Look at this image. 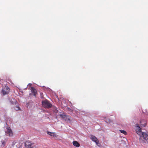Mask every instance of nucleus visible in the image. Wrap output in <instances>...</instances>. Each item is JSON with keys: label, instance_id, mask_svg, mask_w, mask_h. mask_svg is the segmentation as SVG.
Wrapping results in <instances>:
<instances>
[{"label": "nucleus", "instance_id": "ddd939ff", "mask_svg": "<svg viewBox=\"0 0 148 148\" xmlns=\"http://www.w3.org/2000/svg\"><path fill=\"white\" fill-rule=\"evenodd\" d=\"M120 131L121 132V133H123L125 135L127 134V132L125 130H120Z\"/></svg>", "mask_w": 148, "mask_h": 148}, {"label": "nucleus", "instance_id": "39448f33", "mask_svg": "<svg viewBox=\"0 0 148 148\" xmlns=\"http://www.w3.org/2000/svg\"><path fill=\"white\" fill-rule=\"evenodd\" d=\"M7 132L6 134L8 135L9 136H13V133L10 127H7L6 128Z\"/></svg>", "mask_w": 148, "mask_h": 148}, {"label": "nucleus", "instance_id": "dca6fc26", "mask_svg": "<svg viewBox=\"0 0 148 148\" xmlns=\"http://www.w3.org/2000/svg\"><path fill=\"white\" fill-rule=\"evenodd\" d=\"M70 117L69 116H67V117L66 118V120L70 121Z\"/></svg>", "mask_w": 148, "mask_h": 148}, {"label": "nucleus", "instance_id": "9d476101", "mask_svg": "<svg viewBox=\"0 0 148 148\" xmlns=\"http://www.w3.org/2000/svg\"><path fill=\"white\" fill-rule=\"evenodd\" d=\"M31 90L32 93H33L34 95L36 96L37 94L36 90L34 88L32 87L31 88Z\"/></svg>", "mask_w": 148, "mask_h": 148}, {"label": "nucleus", "instance_id": "423d86ee", "mask_svg": "<svg viewBox=\"0 0 148 148\" xmlns=\"http://www.w3.org/2000/svg\"><path fill=\"white\" fill-rule=\"evenodd\" d=\"M140 125L141 126L145 127L146 125V121L144 119H142L140 121Z\"/></svg>", "mask_w": 148, "mask_h": 148}, {"label": "nucleus", "instance_id": "f257e3e1", "mask_svg": "<svg viewBox=\"0 0 148 148\" xmlns=\"http://www.w3.org/2000/svg\"><path fill=\"white\" fill-rule=\"evenodd\" d=\"M145 140H148V134L145 132H142V134L140 135L139 139L140 142L141 143H145V141L142 139V138Z\"/></svg>", "mask_w": 148, "mask_h": 148}, {"label": "nucleus", "instance_id": "a211bd4d", "mask_svg": "<svg viewBox=\"0 0 148 148\" xmlns=\"http://www.w3.org/2000/svg\"><path fill=\"white\" fill-rule=\"evenodd\" d=\"M136 126L137 127H138V128H139V127H140L139 126V125L138 124H136Z\"/></svg>", "mask_w": 148, "mask_h": 148}, {"label": "nucleus", "instance_id": "6ab92c4d", "mask_svg": "<svg viewBox=\"0 0 148 148\" xmlns=\"http://www.w3.org/2000/svg\"><path fill=\"white\" fill-rule=\"evenodd\" d=\"M5 142H3L2 143V144L3 145H4V144H5Z\"/></svg>", "mask_w": 148, "mask_h": 148}, {"label": "nucleus", "instance_id": "0eeeda50", "mask_svg": "<svg viewBox=\"0 0 148 148\" xmlns=\"http://www.w3.org/2000/svg\"><path fill=\"white\" fill-rule=\"evenodd\" d=\"M73 144L74 146L77 147H79L80 146L79 143L76 141H73Z\"/></svg>", "mask_w": 148, "mask_h": 148}, {"label": "nucleus", "instance_id": "4468645a", "mask_svg": "<svg viewBox=\"0 0 148 148\" xmlns=\"http://www.w3.org/2000/svg\"><path fill=\"white\" fill-rule=\"evenodd\" d=\"M105 121L107 122V123H110V122L111 120L108 118H106L105 119Z\"/></svg>", "mask_w": 148, "mask_h": 148}, {"label": "nucleus", "instance_id": "6e6552de", "mask_svg": "<svg viewBox=\"0 0 148 148\" xmlns=\"http://www.w3.org/2000/svg\"><path fill=\"white\" fill-rule=\"evenodd\" d=\"M47 134L49 135L52 136H54L56 137H57V135L55 133L51 132H50L48 131L47 132Z\"/></svg>", "mask_w": 148, "mask_h": 148}, {"label": "nucleus", "instance_id": "20e7f679", "mask_svg": "<svg viewBox=\"0 0 148 148\" xmlns=\"http://www.w3.org/2000/svg\"><path fill=\"white\" fill-rule=\"evenodd\" d=\"M10 91V88L8 86H5L3 88L2 90V92L3 95H5L8 94Z\"/></svg>", "mask_w": 148, "mask_h": 148}, {"label": "nucleus", "instance_id": "f3484780", "mask_svg": "<svg viewBox=\"0 0 148 148\" xmlns=\"http://www.w3.org/2000/svg\"><path fill=\"white\" fill-rule=\"evenodd\" d=\"M20 109V108L18 107H16L15 108V110H18Z\"/></svg>", "mask_w": 148, "mask_h": 148}, {"label": "nucleus", "instance_id": "9b49d317", "mask_svg": "<svg viewBox=\"0 0 148 148\" xmlns=\"http://www.w3.org/2000/svg\"><path fill=\"white\" fill-rule=\"evenodd\" d=\"M90 138L92 141L95 142L98 140L97 138L96 137L92 135L90 136Z\"/></svg>", "mask_w": 148, "mask_h": 148}, {"label": "nucleus", "instance_id": "1a4fd4ad", "mask_svg": "<svg viewBox=\"0 0 148 148\" xmlns=\"http://www.w3.org/2000/svg\"><path fill=\"white\" fill-rule=\"evenodd\" d=\"M136 131L137 133L140 136L142 134V132H141V129L140 127H139V128H137L136 130Z\"/></svg>", "mask_w": 148, "mask_h": 148}, {"label": "nucleus", "instance_id": "2eb2a0df", "mask_svg": "<svg viewBox=\"0 0 148 148\" xmlns=\"http://www.w3.org/2000/svg\"><path fill=\"white\" fill-rule=\"evenodd\" d=\"M95 143H96V145L100 147L101 146V145L99 143V140H97V141H96L95 142Z\"/></svg>", "mask_w": 148, "mask_h": 148}, {"label": "nucleus", "instance_id": "f03ea898", "mask_svg": "<svg viewBox=\"0 0 148 148\" xmlns=\"http://www.w3.org/2000/svg\"><path fill=\"white\" fill-rule=\"evenodd\" d=\"M42 106L45 108H49L52 107V104L47 100L42 101Z\"/></svg>", "mask_w": 148, "mask_h": 148}, {"label": "nucleus", "instance_id": "7ed1b4c3", "mask_svg": "<svg viewBox=\"0 0 148 148\" xmlns=\"http://www.w3.org/2000/svg\"><path fill=\"white\" fill-rule=\"evenodd\" d=\"M25 146L28 148H36V145L34 143H32L28 141H26L25 143Z\"/></svg>", "mask_w": 148, "mask_h": 148}, {"label": "nucleus", "instance_id": "f8f14e48", "mask_svg": "<svg viewBox=\"0 0 148 148\" xmlns=\"http://www.w3.org/2000/svg\"><path fill=\"white\" fill-rule=\"evenodd\" d=\"M60 116L63 119L66 120V118L67 117V116L63 114H60Z\"/></svg>", "mask_w": 148, "mask_h": 148}]
</instances>
